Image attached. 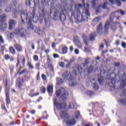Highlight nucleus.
Masks as SVG:
<instances>
[{
	"label": "nucleus",
	"instance_id": "dca6fc26",
	"mask_svg": "<svg viewBox=\"0 0 126 126\" xmlns=\"http://www.w3.org/2000/svg\"><path fill=\"white\" fill-rule=\"evenodd\" d=\"M97 33L98 34H102L103 33V29L102 27V23L99 24L97 28Z\"/></svg>",
	"mask_w": 126,
	"mask_h": 126
},
{
	"label": "nucleus",
	"instance_id": "cd10ccee",
	"mask_svg": "<svg viewBox=\"0 0 126 126\" xmlns=\"http://www.w3.org/2000/svg\"><path fill=\"white\" fill-rule=\"evenodd\" d=\"M11 10V7L10 5H7L5 9V12H9Z\"/></svg>",
	"mask_w": 126,
	"mask_h": 126
},
{
	"label": "nucleus",
	"instance_id": "1a4fd4ad",
	"mask_svg": "<svg viewBox=\"0 0 126 126\" xmlns=\"http://www.w3.org/2000/svg\"><path fill=\"white\" fill-rule=\"evenodd\" d=\"M120 96L125 99H122L119 100V103L122 105H125L126 103V90H124L121 93Z\"/></svg>",
	"mask_w": 126,
	"mask_h": 126
},
{
	"label": "nucleus",
	"instance_id": "bb28decb",
	"mask_svg": "<svg viewBox=\"0 0 126 126\" xmlns=\"http://www.w3.org/2000/svg\"><path fill=\"white\" fill-rule=\"evenodd\" d=\"M47 91L49 93H53V86L49 85L47 87Z\"/></svg>",
	"mask_w": 126,
	"mask_h": 126
},
{
	"label": "nucleus",
	"instance_id": "0e129e2a",
	"mask_svg": "<svg viewBox=\"0 0 126 126\" xmlns=\"http://www.w3.org/2000/svg\"><path fill=\"white\" fill-rule=\"evenodd\" d=\"M45 52L46 54H49V53H50V50H45Z\"/></svg>",
	"mask_w": 126,
	"mask_h": 126
},
{
	"label": "nucleus",
	"instance_id": "72a5a7b5",
	"mask_svg": "<svg viewBox=\"0 0 126 126\" xmlns=\"http://www.w3.org/2000/svg\"><path fill=\"white\" fill-rule=\"evenodd\" d=\"M63 54H66L67 53V47H64L63 48Z\"/></svg>",
	"mask_w": 126,
	"mask_h": 126
},
{
	"label": "nucleus",
	"instance_id": "e433bc0d",
	"mask_svg": "<svg viewBox=\"0 0 126 126\" xmlns=\"http://www.w3.org/2000/svg\"><path fill=\"white\" fill-rule=\"evenodd\" d=\"M40 91L42 92V93H45V92H46V88L44 87H42L40 88Z\"/></svg>",
	"mask_w": 126,
	"mask_h": 126
},
{
	"label": "nucleus",
	"instance_id": "473e14b6",
	"mask_svg": "<svg viewBox=\"0 0 126 126\" xmlns=\"http://www.w3.org/2000/svg\"><path fill=\"white\" fill-rule=\"evenodd\" d=\"M69 109H74V104L73 103H70L69 105Z\"/></svg>",
	"mask_w": 126,
	"mask_h": 126
},
{
	"label": "nucleus",
	"instance_id": "37998d69",
	"mask_svg": "<svg viewBox=\"0 0 126 126\" xmlns=\"http://www.w3.org/2000/svg\"><path fill=\"white\" fill-rule=\"evenodd\" d=\"M111 83L112 84H115L116 83V78H113L111 79Z\"/></svg>",
	"mask_w": 126,
	"mask_h": 126
},
{
	"label": "nucleus",
	"instance_id": "de8ad7c7",
	"mask_svg": "<svg viewBox=\"0 0 126 126\" xmlns=\"http://www.w3.org/2000/svg\"><path fill=\"white\" fill-rule=\"evenodd\" d=\"M89 63V59H86L85 63L84 64V65H87Z\"/></svg>",
	"mask_w": 126,
	"mask_h": 126
},
{
	"label": "nucleus",
	"instance_id": "79ce46f5",
	"mask_svg": "<svg viewBox=\"0 0 126 126\" xmlns=\"http://www.w3.org/2000/svg\"><path fill=\"white\" fill-rule=\"evenodd\" d=\"M103 81V77H100L98 78V82L101 84Z\"/></svg>",
	"mask_w": 126,
	"mask_h": 126
},
{
	"label": "nucleus",
	"instance_id": "4d7b16f0",
	"mask_svg": "<svg viewBox=\"0 0 126 126\" xmlns=\"http://www.w3.org/2000/svg\"><path fill=\"white\" fill-rule=\"evenodd\" d=\"M122 46L123 48H124V49H126V43L125 42H123L122 44Z\"/></svg>",
	"mask_w": 126,
	"mask_h": 126
},
{
	"label": "nucleus",
	"instance_id": "0eeeda50",
	"mask_svg": "<svg viewBox=\"0 0 126 126\" xmlns=\"http://www.w3.org/2000/svg\"><path fill=\"white\" fill-rule=\"evenodd\" d=\"M54 104L58 110H63L66 107V103L59 102L57 101V99L54 100Z\"/></svg>",
	"mask_w": 126,
	"mask_h": 126
},
{
	"label": "nucleus",
	"instance_id": "ea45409f",
	"mask_svg": "<svg viewBox=\"0 0 126 126\" xmlns=\"http://www.w3.org/2000/svg\"><path fill=\"white\" fill-rule=\"evenodd\" d=\"M28 65L30 67V68H32V69L34 68V67L33 66V65H32L31 62L28 63Z\"/></svg>",
	"mask_w": 126,
	"mask_h": 126
},
{
	"label": "nucleus",
	"instance_id": "7ed1b4c3",
	"mask_svg": "<svg viewBox=\"0 0 126 126\" xmlns=\"http://www.w3.org/2000/svg\"><path fill=\"white\" fill-rule=\"evenodd\" d=\"M77 72H79V68L78 67H76V70H74V73H70L68 71H65L63 74V77L64 80H67L69 81V85L71 87H73L75 85H76V81H75V78L74 76L77 75Z\"/></svg>",
	"mask_w": 126,
	"mask_h": 126
},
{
	"label": "nucleus",
	"instance_id": "c03bdc74",
	"mask_svg": "<svg viewBox=\"0 0 126 126\" xmlns=\"http://www.w3.org/2000/svg\"><path fill=\"white\" fill-rule=\"evenodd\" d=\"M93 69L94 68L92 66H91L89 67V69H88V72H92V71H93Z\"/></svg>",
	"mask_w": 126,
	"mask_h": 126
},
{
	"label": "nucleus",
	"instance_id": "3c124183",
	"mask_svg": "<svg viewBox=\"0 0 126 126\" xmlns=\"http://www.w3.org/2000/svg\"><path fill=\"white\" fill-rule=\"evenodd\" d=\"M40 63H37L35 64V66L37 67V69H40Z\"/></svg>",
	"mask_w": 126,
	"mask_h": 126
},
{
	"label": "nucleus",
	"instance_id": "5fc2aeb1",
	"mask_svg": "<svg viewBox=\"0 0 126 126\" xmlns=\"http://www.w3.org/2000/svg\"><path fill=\"white\" fill-rule=\"evenodd\" d=\"M42 79H43L44 80H46L47 79V77L46 76V75H45V74H43L42 75Z\"/></svg>",
	"mask_w": 126,
	"mask_h": 126
},
{
	"label": "nucleus",
	"instance_id": "f3484780",
	"mask_svg": "<svg viewBox=\"0 0 126 126\" xmlns=\"http://www.w3.org/2000/svg\"><path fill=\"white\" fill-rule=\"evenodd\" d=\"M108 4V1H105L103 4H101L98 6V8H103V9H106L107 8V5Z\"/></svg>",
	"mask_w": 126,
	"mask_h": 126
},
{
	"label": "nucleus",
	"instance_id": "a878e982",
	"mask_svg": "<svg viewBox=\"0 0 126 126\" xmlns=\"http://www.w3.org/2000/svg\"><path fill=\"white\" fill-rule=\"evenodd\" d=\"M45 0H41V2H45ZM33 2L34 3V5H38L39 3L40 2V0H33Z\"/></svg>",
	"mask_w": 126,
	"mask_h": 126
},
{
	"label": "nucleus",
	"instance_id": "393cba45",
	"mask_svg": "<svg viewBox=\"0 0 126 126\" xmlns=\"http://www.w3.org/2000/svg\"><path fill=\"white\" fill-rule=\"evenodd\" d=\"M17 15H18V11L16 9H14L13 11V17L14 18H16Z\"/></svg>",
	"mask_w": 126,
	"mask_h": 126
},
{
	"label": "nucleus",
	"instance_id": "4468645a",
	"mask_svg": "<svg viewBox=\"0 0 126 126\" xmlns=\"http://www.w3.org/2000/svg\"><path fill=\"white\" fill-rule=\"evenodd\" d=\"M47 14H48V12H47V10H46L45 8H42L41 12L40 13L39 16L41 17H45Z\"/></svg>",
	"mask_w": 126,
	"mask_h": 126
},
{
	"label": "nucleus",
	"instance_id": "49530a36",
	"mask_svg": "<svg viewBox=\"0 0 126 126\" xmlns=\"http://www.w3.org/2000/svg\"><path fill=\"white\" fill-rule=\"evenodd\" d=\"M30 1H31V0H26V4L28 5H30V6L31 4V2Z\"/></svg>",
	"mask_w": 126,
	"mask_h": 126
},
{
	"label": "nucleus",
	"instance_id": "338daca9",
	"mask_svg": "<svg viewBox=\"0 0 126 126\" xmlns=\"http://www.w3.org/2000/svg\"><path fill=\"white\" fill-rule=\"evenodd\" d=\"M52 47H53V48H55V47H56V43H53L52 44Z\"/></svg>",
	"mask_w": 126,
	"mask_h": 126
},
{
	"label": "nucleus",
	"instance_id": "39448f33",
	"mask_svg": "<svg viewBox=\"0 0 126 126\" xmlns=\"http://www.w3.org/2000/svg\"><path fill=\"white\" fill-rule=\"evenodd\" d=\"M56 95L57 97H60L61 95V99L65 100L68 97V92L66 91L64 88H62L56 91Z\"/></svg>",
	"mask_w": 126,
	"mask_h": 126
},
{
	"label": "nucleus",
	"instance_id": "6e6d98bb",
	"mask_svg": "<svg viewBox=\"0 0 126 126\" xmlns=\"http://www.w3.org/2000/svg\"><path fill=\"white\" fill-rule=\"evenodd\" d=\"M4 58H5V60H9L10 57H9V55H5V57Z\"/></svg>",
	"mask_w": 126,
	"mask_h": 126
},
{
	"label": "nucleus",
	"instance_id": "a211bd4d",
	"mask_svg": "<svg viewBox=\"0 0 126 126\" xmlns=\"http://www.w3.org/2000/svg\"><path fill=\"white\" fill-rule=\"evenodd\" d=\"M100 20H101V17H97L95 18L93 21V25H95V24H97Z\"/></svg>",
	"mask_w": 126,
	"mask_h": 126
},
{
	"label": "nucleus",
	"instance_id": "864d4df0",
	"mask_svg": "<svg viewBox=\"0 0 126 126\" xmlns=\"http://www.w3.org/2000/svg\"><path fill=\"white\" fill-rule=\"evenodd\" d=\"M118 12H120L121 15H125V12L122 10H120Z\"/></svg>",
	"mask_w": 126,
	"mask_h": 126
},
{
	"label": "nucleus",
	"instance_id": "423d86ee",
	"mask_svg": "<svg viewBox=\"0 0 126 126\" xmlns=\"http://www.w3.org/2000/svg\"><path fill=\"white\" fill-rule=\"evenodd\" d=\"M6 18V15L4 14L0 16V30H4L7 28V24L4 22Z\"/></svg>",
	"mask_w": 126,
	"mask_h": 126
},
{
	"label": "nucleus",
	"instance_id": "a18cd8bd",
	"mask_svg": "<svg viewBox=\"0 0 126 126\" xmlns=\"http://www.w3.org/2000/svg\"><path fill=\"white\" fill-rule=\"evenodd\" d=\"M27 72V69H24L22 71L19 73V74H23V73H26Z\"/></svg>",
	"mask_w": 126,
	"mask_h": 126
},
{
	"label": "nucleus",
	"instance_id": "6e6552de",
	"mask_svg": "<svg viewBox=\"0 0 126 126\" xmlns=\"http://www.w3.org/2000/svg\"><path fill=\"white\" fill-rule=\"evenodd\" d=\"M25 32V29L24 28H20L15 31V34L18 36H20V37H22V38H24V37H25V34L24 33Z\"/></svg>",
	"mask_w": 126,
	"mask_h": 126
},
{
	"label": "nucleus",
	"instance_id": "052dcab7",
	"mask_svg": "<svg viewBox=\"0 0 126 126\" xmlns=\"http://www.w3.org/2000/svg\"><path fill=\"white\" fill-rule=\"evenodd\" d=\"M17 84L18 87H20V86H21V83H19V82H17Z\"/></svg>",
	"mask_w": 126,
	"mask_h": 126
},
{
	"label": "nucleus",
	"instance_id": "9d476101",
	"mask_svg": "<svg viewBox=\"0 0 126 126\" xmlns=\"http://www.w3.org/2000/svg\"><path fill=\"white\" fill-rule=\"evenodd\" d=\"M113 17L112 16L110 17L109 20H108L106 24L105 25V31L104 32L105 34L108 33V28H110V24L113 22Z\"/></svg>",
	"mask_w": 126,
	"mask_h": 126
},
{
	"label": "nucleus",
	"instance_id": "5701e85b",
	"mask_svg": "<svg viewBox=\"0 0 126 126\" xmlns=\"http://www.w3.org/2000/svg\"><path fill=\"white\" fill-rule=\"evenodd\" d=\"M34 32L39 35H42V34H43V32H42V31H41L39 28H36V29L34 30Z\"/></svg>",
	"mask_w": 126,
	"mask_h": 126
},
{
	"label": "nucleus",
	"instance_id": "c85d7f7f",
	"mask_svg": "<svg viewBox=\"0 0 126 126\" xmlns=\"http://www.w3.org/2000/svg\"><path fill=\"white\" fill-rule=\"evenodd\" d=\"M98 2V0H93L92 2V5L94 8L96 9V2Z\"/></svg>",
	"mask_w": 126,
	"mask_h": 126
},
{
	"label": "nucleus",
	"instance_id": "e2e57ef3",
	"mask_svg": "<svg viewBox=\"0 0 126 126\" xmlns=\"http://www.w3.org/2000/svg\"><path fill=\"white\" fill-rule=\"evenodd\" d=\"M13 3L14 4V5H16V3H17V2H16V0H14L13 1Z\"/></svg>",
	"mask_w": 126,
	"mask_h": 126
},
{
	"label": "nucleus",
	"instance_id": "412c9836",
	"mask_svg": "<svg viewBox=\"0 0 126 126\" xmlns=\"http://www.w3.org/2000/svg\"><path fill=\"white\" fill-rule=\"evenodd\" d=\"M75 44L79 49H82V46L81 45V42L79 40H76L75 41Z\"/></svg>",
	"mask_w": 126,
	"mask_h": 126
},
{
	"label": "nucleus",
	"instance_id": "8fccbe9b",
	"mask_svg": "<svg viewBox=\"0 0 126 126\" xmlns=\"http://www.w3.org/2000/svg\"><path fill=\"white\" fill-rule=\"evenodd\" d=\"M79 115H80V112H77L76 113V116H75V118L76 119H78L79 117Z\"/></svg>",
	"mask_w": 126,
	"mask_h": 126
},
{
	"label": "nucleus",
	"instance_id": "b1692460",
	"mask_svg": "<svg viewBox=\"0 0 126 126\" xmlns=\"http://www.w3.org/2000/svg\"><path fill=\"white\" fill-rule=\"evenodd\" d=\"M14 47L18 52H21L22 51V48L21 46H20V45L18 44H15L14 45Z\"/></svg>",
	"mask_w": 126,
	"mask_h": 126
},
{
	"label": "nucleus",
	"instance_id": "2f4dec72",
	"mask_svg": "<svg viewBox=\"0 0 126 126\" xmlns=\"http://www.w3.org/2000/svg\"><path fill=\"white\" fill-rule=\"evenodd\" d=\"M87 94H88V95H89V96H92V95H94V92L91 91H88L87 92Z\"/></svg>",
	"mask_w": 126,
	"mask_h": 126
},
{
	"label": "nucleus",
	"instance_id": "13d9d810",
	"mask_svg": "<svg viewBox=\"0 0 126 126\" xmlns=\"http://www.w3.org/2000/svg\"><path fill=\"white\" fill-rule=\"evenodd\" d=\"M75 53L76 54V55H78V54H79V50H78V49L75 50Z\"/></svg>",
	"mask_w": 126,
	"mask_h": 126
},
{
	"label": "nucleus",
	"instance_id": "6ab92c4d",
	"mask_svg": "<svg viewBox=\"0 0 126 126\" xmlns=\"http://www.w3.org/2000/svg\"><path fill=\"white\" fill-rule=\"evenodd\" d=\"M109 1L112 4H114V3H115V2H116V3H117L118 6H121V1H120V0H109Z\"/></svg>",
	"mask_w": 126,
	"mask_h": 126
},
{
	"label": "nucleus",
	"instance_id": "774afa93",
	"mask_svg": "<svg viewBox=\"0 0 126 126\" xmlns=\"http://www.w3.org/2000/svg\"><path fill=\"white\" fill-rule=\"evenodd\" d=\"M82 126H90V125L87 124H82Z\"/></svg>",
	"mask_w": 126,
	"mask_h": 126
},
{
	"label": "nucleus",
	"instance_id": "603ef678",
	"mask_svg": "<svg viewBox=\"0 0 126 126\" xmlns=\"http://www.w3.org/2000/svg\"><path fill=\"white\" fill-rule=\"evenodd\" d=\"M54 58H55V59H57L58 58H60V56L57 54H54L53 55Z\"/></svg>",
	"mask_w": 126,
	"mask_h": 126
},
{
	"label": "nucleus",
	"instance_id": "bf43d9fd",
	"mask_svg": "<svg viewBox=\"0 0 126 126\" xmlns=\"http://www.w3.org/2000/svg\"><path fill=\"white\" fill-rule=\"evenodd\" d=\"M31 113L32 114V115H34L35 114V113H36V111H35V110H31Z\"/></svg>",
	"mask_w": 126,
	"mask_h": 126
},
{
	"label": "nucleus",
	"instance_id": "7c9ffc66",
	"mask_svg": "<svg viewBox=\"0 0 126 126\" xmlns=\"http://www.w3.org/2000/svg\"><path fill=\"white\" fill-rule=\"evenodd\" d=\"M93 88L95 89V90H97V89H99V86L98 85V84L95 83L94 84Z\"/></svg>",
	"mask_w": 126,
	"mask_h": 126
},
{
	"label": "nucleus",
	"instance_id": "a19ab883",
	"mask_svg": "<svg viewBox=\"0 0 126 126\" xmlns=\"http://www.w3.org/2000/svg\"><path fill=\"white\" fill-rule=\"evenodd\" d=\"M33 60L37 62V61H38L39 57H38V55H35L33 56Z\"/></svg>",
	"mask_w": 126,
	"mask_h": 126
},
{
	"label": "nucleus",
	"instance_id": "69168bd1",
	"mask_svg": "<svg viewBox=\"0 0 126 126\" xmlns=\"http://www.w3.org/2000/svg\"><path fill=\"white\" fill-rule=\"evenodd\" d=\"M4 3H7L8 2V0H3Z\"/></svg>",
	"mask_w": 126,
	"mask_h": 126
},
{
	"label": "nucleus",
	"instance_id": "58836bf2",
	"mask_svg": "<svg viewBox=\"0 0 126 126\" xmlns=\"http://www.w3.org/2000/svg\"><path fill=\"white\" fill-rule=\"evenodd\" d=\"M65 66L66 68H69L70 66H71V62H68L66 65Z\"/></svg>",
	"mask_w": 126,
	"mask_h": 126
},
{
	"label": "nucleus",
	"instance_id": "4c0bfd02",
	"mask_svg": "<svg viewBox=\"0 0 126 126\" xmlns=\"http://www.w3.org/2000/svg\"><path fill=\"white\" fill-rule=\"evenodd\" d=\"M64 64H65L64 62H61L59 63V65L62 67H64Z\"/></svg>",
	"mask_w": 126,
	"mask_h": 126
},
{
	"label": "nucleus",
	"instance_id": "09e8293b",
	"mask_svg": "<svg viewBox=\"0 0 126 126\" xmlns=\"http://www.w3.org/2000/svg\"><path fill=\"white\" fill-rule=\"evenodd\" d=\"M0 41L2 44H3V43H4V39H3V38H2V36H0Z\"/></svg>",
	"mask_w": 126,
	"mask_h": 126
},
{
	"label": "nucleus",
	"instance_id": "2eb2a0df",
	"mask_svg": "<svg viewBox=\"0 0 126 126\" xmlns=\"http://www.w3.org/2000/svg\"><path fill=\"white\" fill-rule=\"evenodd\" d=\"M6 101L7 104H9L10 103V99L9 98V90L6 91Z\"/></svg>",
	"mask_w": 126,
	"mask_h": 126
},
{
	"label": "nucleus",
	"instance_id": "f257e3e1",
	"mask_svg": "<svg viewBox=\"0 0 126 126\" xmlns=\"http://www.w3.org/2000/svg\"><path fill=\"white\" fill-rule=\"evenodd\" d=\"M83 5L81 4H79L78 6L79 8H83L82 14L80 15V11L75 10L72 12V16L74 17V19L77 23V22H81L83 20H88V16H90V12H89V7L90 5L89 3H87L86 5H85V2L84 0H82Z\"/></svg>",
	"mask_w": 126,
	"mask_h": 126
},
{
	"label": "nucleus",
	"instance_id": "c756f323",
	"mask_svg": "<svg viewBox=\"0 0 126 126\" xmlns=\"http://www.w3.org/2000/svg\"><path fill=\"white\" fill-rule=\"evenodd\" d=\"M9 51L14 55L15 54V49L13 48V47H10L9 48Z\"/></svg>",
	"mask_w": 126,
	"mask_h": 126
},
{
	"label": "nucleus",
	"instance_id": "c9c22d12",
	"mask_svg": "<svg viewBox=\"0 0 126 126\" xmlns=\"http://www.w3.org/2000/svg\"><path fill=\"white\" fill-rule=\"evenodd\" d=\"M84 52L85 53H88L89 52H90V49L88 47H85Z\"/></svg>",
	"mask_w": 126,
	"mask_h": 126
},
{
	"label": "nucleus",
	"instance_id": "aec40b11",
	"mask_svg": "<svg viewBox=\"0 0 126 126\" xmlns=\"http://www.w3.org/2000/svg\"><path fill=\"white\" fill-rule=\"evenodd\" d=\"M82 38L84 40V43L86 45V46H88V43H87V41H88V39L87 38V36L86 34H83L82 35Z\"/></svg>",
	"mask_w": 126,
	"mask_h": 126
},
{
	"label": "nucleus",
	"instance_id": "f8f14e48",
	"mask_svg": "<svg viewBox=\"0 0 126 126\" xmlns=\"http://www.w3.org/2000/svg\"><path fill=\"white\" fill-rule=\"evenodd\" d=\"M76 123V122L75 121V119H71L66 121V125L67 126H74Z\"/></svg>",
	"mask_w": 126,
	"mask_h": 126
},
{
	"label": "nucleus",
	"instance_id": "680f3d73",
	"mask_svg": "<svg viewBox=\"0 0 126 126\" xmlns=\"http://www.w3.org/2000/svg\"><path fill=\"white\" fill-rule=\"evenodd\" d=\"M9 36L10 38H12V37H13V33H10Z\"/></svg>",
	"mask_w": 126,
	"mask_h": 126
},
{
	"label": "nucleus",
	"instance_id": "f704fd0d",
	"mask_svg": "<svg viewBox=\"0 0 126 126\" xmlns=\"http://www.w3.org/2000/svg\"><path fill=\"white\" fill-rule=\"evenodd\" d=\"M62 83H63V81L62 79H59L57 82V85H61Z\"/></svg>",
	"mask_w": 126,
	"mask_h": 126
},
{
	"label": "nucleus",
	"instance_id": "f03ea898",
	"mask_svg": "<svg viewBox=\"0 0 126 126\" xmlns=\"http://www.w3.org/2000/svg\"><path fill=\"white\" fill-rule=\"evenodd\" d=\"M21 19L22 23H24V20H28L27 28L30 30H34V26L32 24V21L34 23L39 21V17L36 14V9H33L32 13L27 12V10H25L22 11L21 14Z\"/></svg>",
	"mask_w": 126,
	"mask_h": 126
},
{
	"label": "nucleus",
	"instance_id": "ddd939ff",
	"mask_svg": "<svg viewBox=\"0 0 126 126\" xmlns=\"http://www.w3.org/2000/svg\"><path fill=\"white\" fill-rule=\"evenodd\" d=\"M16 21L13 20H10L9 22V29L10 30H11L14 26H15V25L16 24Z\"/></svg>",
	"mask_w": 126,
	"mask_h": 126
},
{
	"label": "nucleus",
	"instance_id": "20e7f679",
	"mask_svg": "<svg viewBox=\"0 0 126 126\" xmlns=\"http://www.w3.org/2000/svg\"><path fill=\"white\" fill-rule=\"evenodd\" d=\"M53 10H54V19H60L61 21L65 20V15L63 14V10H57L56 9L50 8V14L53 13Z\"/></svg>",
	"mask_w": 126,
	"mask_h": 126
},
{
	"label": "nucleus",
	"instance_id": "9b49d317",
	"mask_svg": "<svg viewBox=\"0 0 126 126\" xmlns=\"http://www.w3.org/2000/svg\"><path fill=\"white\" fill-rule=\"evenodd\" d=\"M61 117L63 120L66 121V120H68L69 119V115L65 111H62L61 114Z\"/></svg>",
	"mask_w": 126,
	"mask_h": 126
},
{
	"label": "nucleus",
	"instance_id": "4be33fe9",
	"mask_svg": "<svg viewBox=\"0 0 126 126\" xmlns=\"http://www.w3.org/2000/svg\"><path fill=\"white\" fill-rule=\"evenodd\" d=\"M95 37H96V34L95 32H93L90 36V40H91V41H94V40H95Z\"/></svg>",
	"mask_w": 126,
	"mask_h": 126
}]
</instances>
